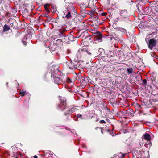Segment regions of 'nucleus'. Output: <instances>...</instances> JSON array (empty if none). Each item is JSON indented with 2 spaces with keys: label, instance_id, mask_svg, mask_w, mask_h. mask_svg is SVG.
<instances>
[{
  "label": "nucleus",
  "instance_id": "obj_1",
  "mask_svg": "<svg viewBox=\"0 0 158 158\" xmlns=\"http://www.w3.org/2000/svg\"><path fill=\"white\" fill-rule=\"evenodd\" d=\"M77 54H80L81 55H85L86 54H91L90 53L89 51L85 49H80L77 53Z\"/></svg>",
  "mask_w": 158,
  "mask_h": 158
},
{
  "label": "nucleus",
  "instance_id": "obj_2",
  "mask_svg": "<svg viewBox=\"0 0 158 158\" xmlns=\"http://www.w3.org/2000/svg\"><path fill=\"white\" fill-rule=\"evenodd\" d=\"M156 44V41L153 39H151L150 40L148 44V47L149 48L152 49L153 46H155Z\"/></svg>",
  "mask_w": 158,
  "mask_h": 158
},
{
  "label": "nucleus",
  "instance_id": "obj_3",
  "mask_svg": "<svg viewBox=\"0 0 158 158\" xmlns=\"http://www.w3.org/2000/svg\"><path fill=\"white\" fill-rule=\"evenodd\" d=\"M66 101H63V102H61L60 105H59V107L62 109V110H63L64 109L66 108Z\"/></svg>",
  "mask_w": 158,
  "mask_h": 158
},
{
  "label": "nucleus",
  "instance_id": "obj_4",
  "mask_svg": "<svg viewBox=\"0 0 158 158\" xmlns=\"http://www.w3.org/2000/svg\"><path fill=\"white\" fill-rule=\"evenodd\" d=\"M143 139L147 141H150L151 139V136L148 133H146L143 135Z\"/></svg>",
  "mask_w": 158,
  "mask_h": 158
},
{
  "label": "nucleus",
  "instance_id": "obj_5",
  "mask_svg": "<svg viewBox=\"0 0 158 158\" xmlns=\"http://www.w3.org/2000/svg\"><path fill=\"white\" fill-rule=\"evenodd\" d=\"M54 79L55 83L58 84L60 83L62 81V79H60L58 77H54Z\"/></svg>",
  "mask_w": 158,
  "mask_h": 158
},
{
  "label": "nucleus",
  "instance_id": "obj_6",
  "mask_svg": "<svg viewBox=\"0 0 158 158\" xmlns=\"http://www.w3.org/2000/svg\"><path fill=\"white\" fill-rule=\"evenodd\" d=\"M10 29V27L7 25L5 24L3 27V31L5 32L8 31Z\"/></svg>",
  "mask_w": 158,
  "mask_h": 158
},
{
  "label": "nucleus",
  "instance_id": "obj_7",
  "mask_svg": "<svg viewBox=\"0 0 158 158\" xmlns=\"http://www.w3.org/2000/svg\"><path fill=\"white\" fill-rule=\"evenodd\" d=\"M27 39V36H25L23 38L22 42L24 45H26V44L27 43V42L26 41Z\"/></svg>",
  "mask_w": 158,
  "mask_h": 158
},
{
  "label": "nucleus",
  "instance_id": "obj_8",
  "mask_svg": "<svg viewBox=\"0 0 158 158\" xmlns=\"http://www.w3.org/2000/svg\"><path fill=\"white\" fill-rule=\"evenodd\" d=\"M77 110V109L74 107H73L71 108L70 110L68 112L69 113H72L75 112Z\"/></svg>",
  "mask_w": 158,
  "mask_h": 158
},
{
  "label": "nucleus",
  "instance_id": "obj_9",
  "mask_svg": "<svg viewBox=\"0 0 158 158\" xmlns=\"http://www.w3.org/2000/svg\"><path fill=\"white\" fill-rule=\"evenodd\" d=\"M97 36L98 40H100L102 38V35L100 33L98 32L97 34Z\"/></svg>",
  "mask_w": 158,
  "mask_h": 158
},
{
  "label": "nucleus",
  "instance_id": "obj_10",
  "mask_svg": "<svg viewBox=\"0 0 158 158\" xmlns=\"http://www.w3.org/2000/svg\"><path fill=\"white\" fill-rule=\"evenodd\" d=\"M49 5L48 4H46L44 6V7L46 10V11L47 12H49V10L48 8V7L49 6Z\"/></svg>",
  "mask_w": 158,
  "mask_h": 158
},
{
  "label": "nucleus",
  "instance_id": "obj_11",
  "mask_svg": "<svg viewBox=\"0 0 158 158\" xmlns=\"http://www.w3.org/2000/svg\"><path fill=\"white\" fill-rule=\"evenodd\" d=\"M19 94L22 96H24L26 94V91H21L19 93Z\"/></svg>",
  "mask_w": 158,
  "mask_h": 158
},
{
  "label": "nucleus",
  "instance_id": "obj_12",
  "mask_svg": "<svg viewBox=\"0 0 158 158\" xmlns=\"http://www.w3.org/2000/svg\"><path fill=\"white\" fill-rule=\"evenodd\" d=\"M127 71L128 73H131L133 71V69L132 68H127Z\"/></svg>",
  "mask_w": 158,
  "mask_h": 158
},
{
  "label": "nucleus",
  "instance_id": "obj_13",
  "mask_svg": "<svg viewBox=\"0 0 158 158\" xmlns=\"http://www.w3.org/2000/svg\"><path fill=\"white\" fill-rule=\"evenodd\" d=\"M71 13L70 12H69L68 13V14H67V15L65 16V17L63 16V18L66 17L68 19L69 18L71 17Z\"/></svg>",
  "mask_w": 158,
  "mask_h": 158
},
{
  "label": "nucleus",
  "instance_id": "obj_14",
  "mask_svg": "<svg viewBox=\"0 0 158 158\" xmlns=\"http://www.w3.org/2000/svg\"><path fill=\"white\" fill-rule=\"evenodd\" d=\"M67 81L68 83H70L72 82V81L69 78H68Z\"/></svg>",
  "mask_w": 158,
  "mask_h": 158
},
{
  "label": "nucleus",
  "instance_id": "obj_15",
  "mask_svg": "<svg viewBox=\"0 0 158 158\" xmlns=\"http://www.w3.org/2000/svg\"><path fill=\"white\" fill-rule=\"evenodd\" d=\"M99 123H105L106 122L104 120H101L100 121Z\"/></svg>",
  "mask_w": 158,
  "mask_h": 158
},
{
  "label": "nucleus",
  "instance_id": "obj_16",
  "mask_svg": "<svg viewBox=\"0 0 158 158\" xmlns=\"http://www.w3.org/2000/svg\"><path fill=\"white\" fill-rule=\"evenodd\" d=\"M121 31H123L124 32V33H125L126 31V30H125V29H124L123 28H121Z\"/></svg>",
  "mask_w": 158,
  "mask_h": 158
},
{
  "label": "nucleus",
  "instance_id": "obj_17",
  "mask_svg": "<svg viewBox=\"0 0 158 158\" xmlns=\"http://www.w3.org/2000/svg\"><path fill=\"white\" fill-rule=\"evenodd\" d=\"M107 14L106 13H102V15L103 16H106V15Z\"/></svg>",
  "mask_w": 158,
  "mask_h": 158
},
{
  "label": "nucleus",
  "instance_id": "obj_18",
  "mask_svg": "<svg viewBox=\"0 0 158 158\" xmlns=\"http://www.w3.org/2000/svg\"><path fill=\"white\" fill-rule=\"evenodd\" d=\"M146 80H144L143 81V82L144 84H146Z\"/></svg>",
  "mask_w": 158,
  "mask_h": 158
},
{
  "label": "nucleus",
  "instance_id": "obj_19",
  "mask_svg": "<svg viewBox=\"0 0 158 158\" xmlns=\"http://www.w3.org/2000/svg\"><path fill=\"white\" fill-rule=\"evenodd\" d=\"M34 157V158H38L37 156L36 155H35Z\"/></svg>",
  "mask_w": 158,
  "mask_h": 158
},
{
  "label": "nucleus",
  "instance_id": "obj_20",
  "mask_svg": "<svg viewBox=\"0 0 158 158\" xmlns=\"http://www.w3.org/2000/svg\"><path fill=\"white\" fill-rule=\"evenodd\" d=\"M125 156V154H123L122 157H124Z\"/></svg>",
  "mask_w": 158,
  "mask_h": 158
},
{
  "label": "nucleus",
  "instance_id": "obj_21",
  "mask_svg": "<svg viewBox=\"0 0 158 158\" xmlns=\"http://www.w3.org/2000/svg\"><path fill=\"white\" fill-rule=\"evenodd\" d=\"M101 132H102V133H102V131H101Z\"/></svg>",
  "mask_w": 158,
  "mask_h": 158
},
{
  "label": "nucleus",
  "instance_id": "obj_22",
  "mask_svg": "<svg viewBox=\"0 0 158 158\" xmlns=\"http://www.w3.org/2000/svg\"><path fill=\"white\" fill-rule=\"evenodd\" d=\"M88 38H86V39H88Z\"/></svg>",
  "mask_w": 158,
  "mask_h": 158
}]
</instances>
